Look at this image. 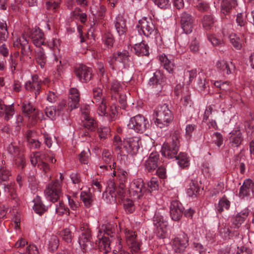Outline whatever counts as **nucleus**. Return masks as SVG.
Segmentation results:
<instances>
[{"mask_svg": "<svg viewBox=\"0 0 254 254\" xmlns=\"http://www.w3.org/2000/svg\"><path fill=\"white\" fill-rule=\"evenodd\" d=\"M154 232L159 238H164L167 235L168 222L161 212L156 211L153 218Z\"/></svg>", "mask_w": 254, "mask_h": 254, "instance_id": "7ed1b4c3", "label": "nucleus"}, {"mask_svg": "<svg viewBox=\"0 0 254 254\" xmlns=\"http://www.w3.org/2000/svg\"><path fill=\"white\" fill-rule=\"evenodd\" d=\"M159 155L157 152H152L145 160L144 166L145 169L149 172L154 171L158 166Z\"/></svg>", "mask_w": 254, "mask_h": 254, "instance_id": "bb28decb", "label": "nucleus"}, {"mask_svg": "<svg viewBox=\"0 0 254 254\" xmlns=\"http://www.w3.org/2000/svg\"><path fill=\"white\" fill-rule=\"evenodd\" d=\"M93 103L100 102L103 99H105L102 96V89L99 87H96L93 89Z\"/></svg>", "mask_w": 254, "mask_h": 254, "instance_id": "3c124183", "label": "nucleus"}, {"mask_svg": "<svg viewBox=\"0 0 254 254\" xmlns=\"http://www.w3.org/2000/svg\"><path fill=\"white\" fill-rule=\"evenodd\" d=\"M80 230L82 233L78 238V244L83 251L86 252L92 247L90 231L88 226L84 224L80 227Z\"/></svg>", "mask_w": 254, "mask_h": 254, "instance_id": "9b49d317", "label": "nucleus"}, {"mask_svg": "<svg viewBox=\"0 0 254 254\" xmlns=\"http://www.w3.org/2000/svg\"><path fill=\"white\" fill-rule=\"evenodd\" d=\"M114 62H118L120 67L124 68H128L132 64L128 52L126 50L114 53L111 57V64H113Z\"/></svg>", "mask_w": 254, "mask_h": 254, "instance_id": "f8f14e48", "label": "nucleus"}, {"mask_svg": "<svg viewBox=\"0 0 254 254\" xmlns=\"http://www.w3.org/2000/svg\"><path fill=\"white\" fill-rule=\"evenodd\" d=\"M60 235L62 239L67 243H70L72 241L73 236L69 228L64 229Z\"/></svg>", "mask_w": 254, "mask_h": 254, "instance_id": "6e6d98bb", "label": "nucleus"}, {"mask_svg": "<svg viewBox=\"0 0 254 254\" xmlns=\"http://www.w3.org/2000/svg\"><path fill=\"white\" fill-rule=\"evenodd\" d=\"M113 144L116 150L122 151L123 146L124 147V142H123L121 138L118 135H115Z\"/></svg>", "mask_w": 254, "mask_h": 254, "instance_id": "338daca9", "label": "nucleus"}, {"mask_svg": "<svg viewBox=\"0 0 254 254\" xmlns=\"http://www.w3.org/2000/svg\"><path fill=\"white\" fill-rule=\"evenodd\" d=\"M97 237L98 247L101 252L107 253L114 247L113 253L115 254H129L122 250V239L120 236H117V238H109L104 235L101 236L98 234Z\"/></svg>", "mask_w": 254, "mask_h": 254, "instance_id": "f257e3e1", "label": "nucleus"}, {"mask_svg": "<svg viewBox=\"0 0 254 254\" xmlns=\"http://www.w3.org/2000/svg\"><path fill=\"white\" fill-rule=\"evenodd\" d=\"M97 105L98 106L97 109V113L100 116H109L111 120H113L116 116V111L115 109H112L111 113H109L107 111L106 101L105 99H103L101 101L98 102Z\"/></svg>", "mask_w": 254, "mask_h": 254, "instance_id": "c756f323", "label": "nucleus"}, {"mask_svg": "<svg viewBox=\"0 0 254 254\" xmlns=\"http://www.w3.org/2000/svg\"><path fill=\"white\" fill-rule=\"evenodd\" d=\"M22 112L26 117L31 120L32 123L34 122L37 118L40 119L38 111L29 103L24 102L23 103Z\"/></svg>", "mask_w": 254, "mask_h": 254, "instance_id": "393cba45", "label": "nucleus"}, {"mask_svg": "<svg viewBox=\"0 0 254 254\" xmlns=\"http://www.w3.org/2000/svg\"><path fill=\"white\" fill-rule=\"evenodd\" d=\"M202 171L204 175L207 177H211L214 172L213 166L208 163H204L202 167Z\"/></svg>", "mask_w": 254, "mask_h": 254, "instance_id": "5fc2aeb1", "label": "nucleus"}, {"mask_svg": "<svg viewBox=\"0 0 254 254\" xmlns=\"http://www.w3.org/2000/svg\"><path fill=\"white\" fill-rule=\"evenodd\" d=\"M47 199L54 202L57 201L62 194L61 183L56 180L50 183L45 190Z\"/></svg>", "mask_w": 254, "mask_h": 254, "instance_id": "1a4fd4ad", "label": "nucleus"}, {"mask_svg": "<svg viewBox=\"0 0 254 254\" xmlns=\"http://www.w3.org/2000/svg\"><path fill=\"white\" fill-rule=\"evenodd\" d=\"M181 24L182 28L185 33L188 34L192 32L193 19L191 17H181Z\"/></svg>", "mask_w": 254, "mask_h": 254, "instance_id": "c9c22d12", "label": "nucleus"}, {"mask_svg": "<svg viewBox=\"0 0 254 254\" xmlns=\"http://www.w3.org/2000/svg\"><path fill=\"white\" fill-rule=\"evenodd\" d=\"M25 88L27 91L33 92L36 97L39 94L41 88V80L37 75H32L31 79L25 83Z\"/></svg>", "mask_w": 254, "mask_h": 254, "instance_id": "f3484780", "label": "nucleus"}, {"mask_svg": "<svg viewBox=\"0 0 254 254\" xmlns=\"http://www.w3.org/2000/svg\"><path fill=\"white\" fill-rule=\"evenodd\" d=\"M199 190L197 182L196 181H191L189 188L187 190V193L189 196H196Z\"/></svg>", "mask_w": 254, "mask_h": 254, "instance_id": "c03bdc74", "label": "nucleus"}, {"mask_svg": "<svg viewBox=\"0 0 254 254\" xmlns=\"http://www.w3.org/2000/svg\"><path fill=\"white\" fill-rule=\"evenodd\" d=\"M231 205V202L224 196L219 199L217 203L215 204V209L217 214H221L225 210H228Z\"/></svg>", "mask_w": 254, "mask_h": 254, "instance_id": "2f4dec72", "label": "nucleus"}, {"mask_svg": "<svg viewBox=\"0 0 254 254\" xmlns=\"http://www.w3.org/2000/svg\"><path fill=\"white\" fill-rule=\"evenodd\" d=\"M56 212L58 215H63L69 214V210L68 208L62 201L56 204Z\"/></svg>", "mask_w": 254, "mask_h": 254, "instance_id": "49530a36", "label": "nucleus"}, {"mask_svg": "<svg viewBox=\"0 0 254 254\" xmlns=\"http://www.w3.org/2000/svg\"><path fill=\"white\" fill-rule=\"evenodd\" d=\"M80 198L84 206L87 208L91 207L93 203V195L89 191H82L80 193Z\"/></svg>", "mask_w": 254, "mask_h": 254, "instance_id": "4c0bfd02", "label": "nucleus"}, {"mask_svg": "<svg viewBox=\"0 0 254 254\" xmlns=\"http://www.w3.org/2000/svg\"><path fill=\"white\" fill-rule=\"evenodd\" d=\"M254 195V184L251 179L245 180L241 187L239 196L241 198L251 196Z\"/></svg>", "mask_w": 254, "mask_h": 254, "instance_id": "aec40b11", "label": "nucleus"}, {"mask_svg": "<svg viewBox=\"0 0 254 254\" xmlns=\"http://www.w3.org/2000/svg\"><path fill=\"white\" fill-rule=\"evenodd\" d=\"M102 40L107 48H110L113 46L114 39L112 34L110 32H105L102 35Z\"/></svg>", "mask_w": 254, "mask_h": 254, "instance_id": "a18cd8bd", "label": "nucleus"}, {"mask_svg": "<svg viewBox=\"0 0 254 254\" xmlns=\"http://www.w3.org/2000/svg\"><path fill=\"white\" fill-rule=\"evenodd\" d=\"M115 27L120 36H122L125 33L127 27L124 17H116Z\"/></svg>", "mask_w": 254, "mask_h": 254, "instance_id": "58836bf2", "label": "nucleus"}, {"mask_svg": "<svg viewBox=\"0 0 254 254\" xmlns=\"http://www.w3.org/2000/svg\"><path fill=\"white\" fill-rule=\"evenodd\" d=\"M159 61L162 66L169 73L173 74L174 72L175 64L173 59L169 58L164 54H160L158 56Z\"/></svg>", "mask_w": 254, "mask_h": 254, "instance_id": "a878e982", "label": "nucleus"}, {"mask_svg": "<svg viewBox=\"0 0 254 254\" xmlns=\"http://www.w3.org/2000/svg\"><path fill=\"white\" fill-rule=\"evenodd\" d=\"M60 7L59 0H49L46 2V8L49 14H53Z\"/></svg>", "mask_w": 254, "mask_h": 254, "instance_id": "ea45409f", "label": "nucleus"}, {"mask_svg": "<svg viewBox=\"0 0 254 254\" xmlns=\"http://www.w3.org/2000/svg\"><path fill=\"white\" fill-rule=\"evenodd\" d=\"M124 207L126 211L128 213H132L135 209L132 200L129 199H127L124 201Z\"/></svg>", "mask_w": 254, "mask_h": 254, "instance_id": "680f3d73", "label": "nucleus"}, {"mask_svg": "<svg viewBox=\"0 0 254 254\" xmlns=\"http://www.w3.org/2000/svg\"><path fill=\"white\" fill-rule=\"evenodd\" d=\"M141 145V140L138 137H127L124 141V148L130 155L137 153Z\"/></svg>", "mask_w": 254, "mask_h": 254, "instance_id": "4468645a", "label": "nucleus"}, {"mask_svg": "<svg viewBox=\"0 0 254 254\" xmlns=\"http://www.w3.org/2000/svg\"><path fill=\"white\" fill-rule=\"evenodd\" d=\"M45 113L46 116L52 120L55 119L56 115H58L57 108L55 106L46 107L45 110Z\"/></svg>", "mask_w": 254, "mask_h": 254, "instance_id": "13d9d810", "label": "nucleus"}, {"mask_svg": "<svg viewBox=\"0 0 254 254\" xmlns=\"http://www.w3.org/2000/svg\"><path fill=\"white\" fill-rule=\"evenodd\" d=\"M33 201L34 202L33 210L36 213L42 215L46 211V207L42 202L40 196L37 195Z\"/></svg>", "mask_w": 254, "mask_h": 254, "instance_id": "e433bc0d", "label": "nucleus"}, {"mask_svg": "<svg viewBox=\"0 0 254 254\" xmlns=\"http://www.w3.org/2000/svg\"><path fill=\"white\" fill-rule=\"evenodd\" d=\"M189 238L184 233H181L174 239L172 247L177 253L183 252L188 246Z\"/></svg>", "mask_w": 254, "mask_h": 254, "instance_id": "2eb2a0df", "label": "nucleus"}, {"mask_svg": "<svg viewBox=\"0 0 254 254\" xmlns=\"http://www.w3.org/2000/svg\"><path fill=\"white\" fill-rule=\"evenodd\" d=\"M8 35L6 22L0 21V43L6 41Z\"/></svg>", "mask_w": 254, "mask_h": 254, "instance_id": "09e8293b", "label": "nucleus"}, {"mask_svg": "<svg viewBox=\"0 0 254 254\" xmlns=\"http://www.w3.org/2000/svg\"><path fill=\"white\" fill-rule=\"evenodd\" d=\"M124 185L121 184L119 188L117 189L115 183L110 181L107 183L105 191L103 194V197L106 199L107 201L112 202H115L116 197L122 198L125 196L126 191L124 189Z\"/></svg>", "mask_w": 254, "mask_h": 254, "instance_id": "20e7f679", "label": "nucleus"}, {"mask_svg": "<svg viewBox=\"0 0 254 254\" xmlns=\"http://www.w3.org/2000/svg\"><path fill=\"white\" fill-rule=\"evenodd\" d=\"M221 2V11L224 14L227 15L232 7L236 4V0H231V1L228 0H222Z\"/></svg>", "mask_w": 254, "mask_h": 254, "instance_id": "a19ab883", "label": "nucleus"}, {"mask_svg": "<svg viewBox=\"0 0 254 254\" xmlns=\"http://www.w3.org/2000/svg\"><path fill=\"white\" fill-rule=\"evenodd\" d=\"M135 36L139 39V41L140 42L138 43H134V37H132L131 39V43L133 45V48L135 54L139 56H148L149 54L148 46L142 40L140 34Z\"/></svg>", "mask_w": 254, "mask_h": 254, "instance_id": "a211bd4d", "label": "nucleus"}, {"mask_svg": "<svg viewBox=\"0 0 254 254\" xmlns=\"http://www.w3.org/2000/svg\"><path fill=\"white\" fill-rule=\"evenodd\" d=\"M14 114V109L11 105L7 106L0 99V117L4 116V119L8 121Z\"/></svg>", "mask_w": 254, "mask_h": 254, "instance_id": "473e14b6", "label": "nucleus"}, {"mask_svg": "<svg viewBox=\"0 0 254 254\" xmlns=\"http://www.w3.org/2000/svg\"><path fill=\"white\" fill-rule=\"evenodd\" d=\"M70 178L73 184L77 185L76 190H81L82 188L81 187L80 185L81 180L79 174L75 173H73L70 175Z\"/></svg>", "mask_w": 254, "mask_h": 254, "instance_id": "69168bd1", "label": "nucleus"}, {"mask_svg": "<svg viewBox=\"0 0 254 254\" xmlns=\"http://www.w3.org/2000/svg\"><path fill=\"white\" fill-rule=\"evenodd\" d=\"M217 66L219 71L224 75H229L234 69V65L232 62L222 60L218 62Z\"/></svg>", "mask_w": 254, "mask_h": 254, "instance_id": "7c9ffc66", "label": "nucleus"}, {"mask_svg": "<svg viewBox=\"0 0 254 254\" xmlns=\"http://www.w3.org/2000/svg\"><path fill=\"white\" fill-rule=\"evenodd\" d=\"M81 113L85 120L84 125L85 128L93 131L96 128L97 125L96 122L90 116L89 106H84L81 108Z\"/></svg>", "mask_w": 254, "mask_h": 254, "instance_id": "412c9836", "label": "nucleus"}, {"mask_svg": "<svg viewBox=\"0 0 254 254\" xmlns=\"http://www.w3.org/2000/svg\"><path fill=\"white\" fill-rule=\"evenodd\" d=\"M117 225L113 223H106L103 224L101 227H99L98 234L101 236L104 235L105 236H110L111 238H117V236H119L117 234Z\"/></svg>", "mask_w": 254, "mask_h": 254, "instance_id": "6ab92c4d", "label": "nucleus"}, {"mask_svg": "<svg viewBox=\"0 0 254 254\" xmlns=\"http://www.w3.org/2000/svg\"><path fill=\"white\" fill-rule=\"evenodd\" d=\"M153 116L155 124L160 128L167 127L173 118L171 111L165 104L157 106L154 110Z\"/></svg>", "mask_w": 254, "mask_h": 254, "instance_id": "f03ea898", "label": "nucleus"}, {"mask_svg": "<svg viewBox=\"0 0 254 254\" xmlns=\"http://www.w3.org/2000/svg\"><path fill=\"white\" fill-rule=\"evenodd\" d=\"M207 39L213 46H219L223 44L222 40L215 33H208Z\"/></svg>", "mask_w": 254, "mask_h": 254, "instance_id": "8fccbe9b", "label": "nucleus"}, {"mask_svg": "<svg viewBox=\"0 0 254 254\" xmlns=\"http://www.w3.org/2000/svg\"><path fill=\"white\" fill-rule=\"evenodd\" d=\"M229 141L232 146H238L241 143L243 138L240 129H234L230 133Z\"/></svg>", "mask_w": 254, "mask_h": 254, "instance_id": "f704fd0d", "label": "nucleus"}, {"mask_svg": "<svg viewBox=\"0 0 254 254\" xmlns=\"http://www.w3.org/2000/svg\"><path fill=\"white\" fill-rule=\"evenodd\" d=\"M68 205L70 208L73 210H76L79 207V203L76 199H73L69 194H66Z\"/></svg>", "mask_w": 254, "mask_h": 254, "instance_id": "774afa93", "label": "nucleus"}, {"mask_svg": "<svg viewBox=\"0 0 254 254\" xmlns=\"http://www.w3.org/2000/svg\"><path fill=\"white\" fill-rule=\"evenodd\" d=\"M75 72L77 77L82 82H87L91 79V69L86 65H80L77 66Z\"/></svg>", "mask_w": 254, "mask_h": 254, "instance_id": "5701e85b", "label": "nucleus"}, {"mask_svg": "<svg viewBox=\"0 0 254 254\" xmlns=\"http://www.w3.org/2000/svg\"><path fill=\"white\" fill-rule=\"evenodd\" d=\"M229 41L232 46L236 50H240L244 43V39L241 35L237 34L233 31L228 34Z\"/></svg>", "mask_w": 254, "mask_h": 254, "instance_id": "c85d7f7f", "label": "nucleus"}, {"mask_svg": "<svg viewBox=\"0 0 254 254\" xmlns=\"http://www.w3.org/2000/svg\"><path fill=\"white\" fill-rule=\"evenodd\" d=\"M249 214L248 208H245L238 213L233 220V224L235 227H239L245 221Z\"/></svg>", "mask_w": 254, "mask_h": 254, "instance_id": "72a5a7b5", "label": "nucleus"}, {"mask_svg": "<svg viewBox=\"0 0 254 254\" xmlns=\"http://www.w3.org/2000/svg\"><path fill=\"white\" fill-rule=\"evenodd\" d=\"M48 249L51 251L57 249L59 244V240L56 236H52L48 240Z\"/></svg>", "mask_w": 254, "mask_h": 254, "instance_id": "603ef678", "label": "nucleus"}, {"mask_svg": "<svg viewBox=\"0 0 254 254\" xmlns=\"http://www.w3.org/2000/svg\"><path fill=\"white\" fill-rule=\"evenodd\" d=\"M7 152L14 157L22 153L21 150L14 144L11 143L7 147Z\"/></svg>", "mask_w": 254, "mask_h": 254, "instance_id": "4d7b16f0", "label": "nucleus"}, {"mask_svg": "<svg viewBox=\"0 0 254 254\" xmlns=\"http://www.w3.org/2000/svg\"><path fill=\"white\" fill-rule=\"evenodd\" d=\"M48 160L53 163L56 160L53 156H47L45 152H35L30 156V161L32 165H37L38 167L45 172L49 170V165L47 163Z\"/></svg>", "mask_w": 254, "mask_h": 254, "instance_id": "423d86ee", "label": "nucleus"}, {"mask_svg": "<svg viewBox=\"0 0 254 254\" xmlns=\"http://www.w3.org/2000/svg\"><path fill=\"white\" fill-rule=\"evenodd\" d=\"M36 61L41 68H44L46 62V57L43 49H39L36 54Z\"/></svg>", "mask_w": 254, "mask_h": 254, "instance_id": "79ce46f5", "label": "nucleus"}, {"mask_svg": "<svg viewBox=\"0 0 254 254\" xmlns=\"http://www.w3.org/2000/svg\"><path fill=\"white\" fill-rule=\"evenodd\" d=\"M4 191L5 193L14 198L16 193L15 184L11 183L7 185H4Z\"/></svg>", "mask_w": 254, "mask_h": 254, "instance_id": "bf43d9fd", "label": "nucleus"}, {"mask_svg": "<svg viewBox=\"0 0 254 254\" xmlns=\"http://www.w3.org/2000/svg\"><path fill=\"white\" fill-rule=\"evenodd\" d=\"M79 94L75 88H71L69 92L68 109L71 111L78 107L79 102Z\"/></svg>", "mask_w": 254, "mask_h": 254, "instance_id": "cd10ccee", "label": "nucleus"}, {"mask_svg": "<svg viewBox=\"0 0 254 254\" xmlns=\"http://www.w3.org/2000/svg\"><path fill=\"white\" fill-rule=\"evenodd\" d=\"M177 160H178V164L182 168H184L189 166V157L185 153H180L178 156Z\"/></svg>", "mask_w": 254, "mask_h": 254, "instance_id": "37998d69", "label": "nucleus"}, {"mask_svg": "<svg viewBox=\"0 0 254 254\" xmlns=\"http://www.w3.org/2000/svg\"><path fill=\"white\" fill-rule=\"evenodd\" d=\"M138 28L140 27L143 33L146 37H148L154 31L155 26L152 22L151 17H142L138 20L137 25Z\"/></svg>", "mask_w": 254, "mask_h": 254, "instance_id": "dca6fc26", "label": "nucleus"}, {"mask_svg": "<svg viewBox=\"0 0 254 254\" xmlns=\"http://www.w3.org/2000/svg\"><path fill=\"white\" fill-rule=\"evenodd\" d=\"M184 211L182 204L177 200L171 201L170 206V216L174 221H178L181 218Z\"/></svg>", "mask_w": 254, "mask_h": 254, "instance_id": "4be33fe9", "label": "nucleus"}, {"mask_svg": "<svg viewBox=\"0 0 254 254\" xmlns=\"http://www.w3.org/2000/svg\"><path fill=\"white\" fill-rule=\"evenodd\" d=\"M126 243L132 254H136L140 250L141 242L135 232L126 228L124 230Z\"/></svg>", "mask_w": 254, "mask_h": 254, "instance_id": "6e6552de", "label": "nucleus"}, {"mask_svg": "<svg viewBox=\"0 0 254 254\" xmlns=\"http://www.w3.org/2000/svg\"><path fill=\"white\" fill-rule=\"evenodd\" d=\"M118 170V177L120 180V184L124 185L127 181V175L128 172L122 169H119Z\"/></svg>", "mask_w": 254, "mask_h": 254, "instance_id": "052dcab7", "label": "nucleus"}, {"mask_svg": "<svg viewBox=\"0 0 254 254\" xmlns=\"http://www.w3.org/2000/svg\"><path fill=\"white\" fill-rule=\"evenodd\" d=\"M29 37L36 47H40L45 44L44 34L38 27L36 26L31 30Z\"/></svg>", "mask_w": 254, "mask_h": 254, "instance_id": "b1692460", "label": "nucleus"}, {"mask_svg": "<svg viewBox=\"0 0 254 254\" xmlns=\"http://www.w3.org/2000/svg\"><path fill=\"white\" fill-rule=\"evenodd\" d=\"M214 85L215 87L219 88L222 90L225 91L228 95H229V92H231L232 89L230 82L228 81L221 82L216 81L214 83Z\"/></svg>", "mask_w": 254, "mask_h": 254, "instance_id": "de8ad7c7", "label": "nucleus"}, {"mask_svg": "<svg viewBox=\"0 0 254 254\" xmlns=\"http://www.w3.org/2000/svg\"><path fill=\"white\" fill-rule=\"evenodd\" d=\"M149 127L147 119L141 115H137L130 118L127 127L138 133H143Z\"/></svg>", "mask_w": 254, "mask_h": 254, "instance_id": "0eeeda50", "label": "nucleus"}, {"mask_svg": "<svg viewBox=\"0 0 254 254\" xmlns=\"http://www.w3.org/2000/svg\"><path fill=\"white\" fill-rule=\"evenodd\" d=\"M102 160L106 165H101L99 166V168L103 170V172L104 170L109 171L113 170V173L111 174H113V176H115L116 175V172L115 171L116 163L114 161L111 152L105 149L102 152Z\"/></svg>", "mask_w": 254, "mask_h": 254, "instance_id": "ddd939ff", "label": "nucleus"}, {"mask_svg": "<svg viewBox=\"0 0 254 254\" xmlns=\"http://www.w3.org/2000/svg\"><path fill=\"white\" fill-rule=\"evenodd\" d=\"M14 163L19 168L23 169L24 167L26 161L22 153L15 157Z\"/></svg>", "mask_w": 254, "mask_h": 254, "instance_id": "e2e57ef3", "label": "nucleus"}, {"mask_svg": "<svg viewBox=\"0 0 254 254\" xmlns=\"http://www.w3.org/2000/svg\"><path fill=\"white\" fill-rule=\"evenodd\" d=\"M212 140L218 147H220L223 144V138L222 134L219 132H214L212 135Z\"/></svg>", "mask_w": 254, "mask_h": 254, "instance_id": "0e129e2a", "label": "nucleus"}, {"mask_svg": "<svg viewBox=\"0 0 254 254\" xmlns=\"http://www.w3.org/2000/svg\"><path fill=\"white\" fill-rule=\"evenodd\" d=\"M179 143L177 136H173L171 142L163 144L161 149L162 155L168 158H175L178 151Z\"/></svg>", "mask_w": 254, "mask_h": 254, "instance_id": "9d476101", "label": "nucleus"}, {"mask_svg": "<svg viewBox=\"0 0 254 254\" xmlns=\"http://www.w3.org/2000/svg\"><path fill=\"white\" fill-rule=\"evenodd\" d=\"M33 132L31 130L27 133V140L30 147L37 148L40 146V142L36 139L32 137Z\"/></svg>", "mask_w": 254, "mask_h": 254, "instance_id": "864d4df0", "label": "nucleus"}, {"mask_svg": "<svg viewBox=\"0 0 254 254\" xmlns=\"http://www.w3.org/2000/svg\"><path fill=\"white\" fill-rule=\"evenodd\" d=\"M128 191L130 196L134 199H140L150 190L146 189L142 179L137 178L130 184Z\"/></svg>", "mask_w": 254, "mask_h": 254, "instance_id": "39448f33", "label": "nucleus"}]
</instances>
